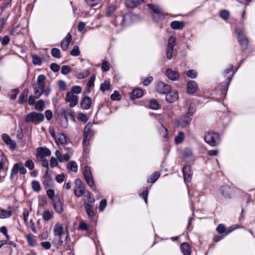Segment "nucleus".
<instances>
[{"label":"nucleus","instance_id":"4be33fe9","mask_svg":"<svg viewBox=\"0 0 255 255\" xmlns=\"http://www.w3.org/2000/svg\"><path fill=\"white\" fill-rule=\"evenodd\" d=\"M166 74L167 77L172 81H175L179 77V74L177 71H173L169 68L166 70Z\"/></svg>","mask_w":255,"mask_h":255},{"label":"nucleus","instance_id":"7c9ffc66","mask_svg":"<svg viewBox=\"0 0 255 255\" xmlns=\"http://www.w3.org/2000/svg\"><path fill=\"white\" fill-rule=\"evenodd\" d=\"M185 25L183 21H174L171 24V27L174 29H182Z\"/></svg>","mask_w":255,"mask_h":255},{"label":"nucleus","instance_id":"e433bc0d","mask_svg":"<svg viewBox=\"0 0 255 255\" xmlns=\"http://www.w3.org/2000/svg\"><path fill=\"white\" fill-rule=\"evenodd\" d=\"M123 15H119L116 16L115 20L114 21V24L116 26L121 25L122 26H124V22L123 20Z\"/></svg>","mask_w":255,"mask_h":255},{"label":"nucleus","instance_id":"e2e57ef3","mask_svg":"<svg viewBox=\"0 0 255 255\" xmlns=\"http://www.w3.org/2000/svg\"><path fill=\"white\" fill-rule=\"evenodd\" d=\"M70 158L69 154L68 153H65L63 155H62L61 158L59 159V161L61 162H63L64 161H68Z\"/></svg>","mask_w":255,"mask_h":255},{"label":"nucleus","instance_id":"58836bf2","mask_svg":"<svg viewBox=\"0 0 255 255\" xmlns=\"http://www.w3.org/2000/svg\"><path fill=\"white\" fill-rule=\"evenodd\" d=\"M160 174L158 172H155L147 179V182L150 183H154L157 180Z\"/></svg>","mask_w":255,"mask_h":255},{"label":"nucleus","instance_id":"a19ab883","mask_svg":"<svg viewBox=\"0 0 255 255\" xmlns=\"http://www.w3.org/2000/svg\"><path fill=\"white\" fill-rule=\"evenodd\" d=\"M27 93H28V91H25L19 96L18 101H19V103L20 104H23L24 103H25L26 101Z\"/></svg>","mask_w":255,"mask_h":255},{"label":"nucleus","instance_id":"680f3d73","mask_svg":"<svg viewBox=\"0 0 255 255\" xmlns=\"http://www.w3.org/2000/svg\"><path fill=\"white\" fill-rule=\"evenodd\" d=\"M216 231L219 234H223L226 232L225 227L223 224H219L216 228Z\"/></svg>","mask_w":255,"mask_h":255},{"label":"nucleus","instance_id":"5fc2aeb1","mask_svg":"<svg viewBox=\"0 0 255 255\" xmlns=\"http://www.w3.org/2000/svg\"><path fill=\"white\" fill-rule=\"evenodd\" d=\"M229 12L227 10H222L220 13V15L221 18L224 20H227L228 19L229 16Z\"/></svg>","mask_w":255,"mask_h":255},{"label":"nucleus","instance_id":"7ed1b4c3","mask_svg":"<svg viewBox=\"0 0 255 255\" xmlns=\"http://www.w3.org/2000/svg\"><path fill=\"white\" fill-rule=\"evenodd\" d=\"M204 140L206 142L211 146H216L220 142L219 134L216 132H211L207 133Z\"/></svg>","mask_w":255,"mask_h":255},{"label":"nucleus","instance_id":"f8f14e48","mask_svg":"<svg viewBox=\"0 0 255 255\" xmlns=\"http://www.w3.org/2000/svg\"><path fill=\"white\" fill-rule=\"evenodd\" d=\"M123 17L124 26H125L131 24L132 22L136 20L138 18V16L131 12H129L123 14Z\"/></svg>","mask_w":255,"mask_h":255},{"label":"nucleus","instance_id":"a878e982","mask_svg":"<svg viewBox=\"0 0 255 255\" xmlns=\"http://www.w3.org/2000/svg\"><path fill=\"white\" fill-rule=\"evenodd\" d=\"M85 205H94L95 200L93 195L90 192H87V195L84 197Z\"/></svg>","mask_w":255,"mask_h":255},{"label":"nucleus","instance_id":"09e8293b","mask_svg":"<svg viewBox=\"0 0 255 255\" xmlns=\"http://www.w3.org/2000/svg\"><path fill=\"white\" fill-rule=\"evenodd\" d=\"M71 71V67L68 65H63L62 66L61 72L64 75H67Z\"/></svg>","mask_w":255,"mask_h":255},{"label":"nucleus","instance_id":"20e7f679","mask_svg":"<svg viewBox=\"0 0 255 255\" xmlns=\"http://www.w3.org/2000/svg\"><path fill=\"white\" fill-rule=\"evenodd\" d=\"M83 175L87 184L91 188L92 190H95V184L90 167L88 166H85L84 167L83 170Z\"/></svg>","mask_w":255,"mask_h":255},{"label":"nucleus","instance_id":"0e129e2a","mask_svg":"<svg viewBox=\"0 0 255 255\" xmlns=\"http://www.w3.org/2000/svg\"><path fill=\"white\" fill-rule=\"evenodd\" d=\"M95 80V75H93L91 77L90 80L87 83V86L89 88L93 87L94 86V82Z\"/></svg>","mask_w":255,"mask_h":255},{"label":"nucleus","instance_id":"8fccbe9b","mask_svg":"<svg viewBox=\"0 0 255 255\" xmlns=\"http://www.w3.org/2000/svg\"><path fill=\"white\" fill-rule=\"evenodd\" d=\"M70 54L73 56H78L80 54V51L78 46H74L70 52Z\"/></svg>","mask_w":255,"mask_h":255},{"label":"nucleus","instance_id":"ea45409f","mask_svg":"<svg viewBox=\"0 0 255 255\" xmlns=\"http://www.w3.org/2000/svg\"><path fill=\"white\" fill-rule=\"evenodd\" d=\"M184 138V134L183 132H179L178 134L175 137V142L179 144L182 142Z\"/></svg>","mask_w":255,"mask_h":255},{"label":"nucleus","instance_id":"6ab92c4d","mask_svg":"<svg viewBox=\"0 0 255 255\" xmlns=\"http://www.w3.org/2000/svg\"><path fill=\"white\" fill-rule=\"evenodd\" d=\"M198 86L197 83L193 81H190L187 85V91L189 94L193 95L197 91Z\"/></svg>","mask_w":255,"mask_h":255},{"label":"nucleus","instance_id":"39448f33","mask_svg":"<svg viewBox=\"0 0 255 255\" xmlns=\"http://www.w3.org/2000/svg\"><path fill=\"white\" fill-rule=\"evenodd\" d=\"M235 33L238 35V41L240 43L242 49L246 50L249 44V40L246 36L244 34L243 30L241 28H237Z\"/></svg>","mask_w":255,"mask_h":255},{"label":"nucleus","instance_id":"c9c22d12","mask_svg":"<svg viewBox=\"0 0 255 255\" xmlns=\"http://www.w3.org/2000/svg\"><path fill=\"white\" fill-rule=\"evenodd\" d=\"M67 167L68 170L75 172H77L78 170L77 164L74 161L69 162L67 164Z\"/></svg>","mask_w":255,"mask_h":255},{"label":"nucleus","instance_id":"f03ea898","mask_svg":"<svg viewBox=\"0 0 255 255\" xmlns=\"http://www.w3.org/2000/svg\"><path fill=\"white\" fill-rule=\"evenodd\" d=\"M47 195L51 199L53 202V206L55 211L60 214L63 212V205L60 201V198L55 192H47Z\"/></svg>","mask_w":255,"mask_h":255},{"label":"nucleus","instance_id":"dca6fc26","mask_svg":"<svg viewBox=\"0 0 255 255\" xmlns=\"http://www.w3.org/2000/svg\"><path fill=\"white\" fill-rule=\"evenodd\" d=\"M2 138L5 144L9 146L11 149L13 150L15 149L16 147V142L13 141L8 134L6 133L2 134Z\"/></svg>","mask_w":255,"mask_h":255},{"label":"nucleus","instance_id":"c85d7f7f","mask_svg":"<svg viewBox=\"0 0 255 255\" xmlns=\"http://www.w3.org/2000/svg\"><path fill=\"white\" fill-rule=\"evenodd\" d=\"M143 95V91L140 89H134L131 94L130 95L131 100H134L135 99L139 98Z\"/></svg>","mask_w":255,"mask_h":255},{"label":"nucleus","instance_id":"79ce46f5","mask_svg":"<svg viewBox=\"0 0 255 255\" xmlns=\"http://www.w3.org/2000/svg\"><path fill=\"white\" fill-rule=\"evenodd\" d=\"M44 107V102L43 100H39L35 106V109L39 111H42Z\"/></svg>","mask_w":255,"mask_h":255},{"label":"nucleus","instance_id":"a211bd4d","mask_svg":"<svg viewBox=\"0 0 255 255\" xmlns=\"http://www.w3.org/2000/svg\"><path fill=\"white\" fill-rule=\"evenodd\" d=\"M72 40V36L70 33H68L61 42V47L64 51H66L69 47L70 42Z\"/></svg>","mask_w":255,"mask_h":255},{"label":"nucleus","instance_id":"4468645a","mask_svg":"<svg viewBox=\"0 0 255 255\" xmlns=\"http://www.w3.org/2000/svg\"><path fill=\"white\" fill-rule=\"evenodd\" d=\"M78 97L72 92H68L66 94V101L69 103L70 107H75L78 103Z\"/></svg>","mask_w":255,"mask_h":255},{"label":"nucleus","instance_id":"2f4dec72","mask_svg":"<svg viewBox=\"0 0 255 255\" xmlns=\"http://www.w3.org/2000/svg\"><path fill=\"white\" fill-rule=\"evenodd\" d=\"M43 219L45 221H48L53 218V212L49 210L44 211L42 214Z\"/></svg>","mask_w":255,"mask_h":255},{"label":"nucleus","instance_id":"ddd939ff","mask_svg":"<svg viewBox=\"0 0 255 255\" xmlns=\"http://www.w3.org/2000/svg\"><path fill=\"white\" fill-rule=\"evenodd\" d=\"M183 178L186 183L191 181L192 176V167L190 165H187L182 168Z\"/></svg>","mask_w":255,"mask_h":255},{"label":"nucleus","instance_id":"cd10ccee","mask_svg":"<svg viewBox=\"0 0 255 255\" xmlns=\"http://www.w3.org/2000/svg\"><path fill=\"white\" fill-rule=\"evenodd\" d=\"M180 249L184 255H190L191 250L190 246L187 243H182L180 246Z\"/></svg>","mask_w":255,"mask_h":255},{"label":"nucleus","instance_id":"473e14b6","mask_svg":"<svg viewBox=\"0 0 255 255\" xmlns=\"http://www.w3.org/2000/svg\"><path fill=\"white\" fill-rule=\"evenodd\" d=\"M94 205H89L88 204L85 205V208L86 213L89 218H93L95 215V212L93 210Z\"/></svg>","mask_w":255,"mask_h":255},{"label":"nucleus","instance_id":"0eeeda50","mask_svg":"<svg viewBox=\"0 0 255 255\" xmlns=\"http://www.w3.org/2000/svg\"><path fill=\"white\" fill-rule=\"evenodd\" d=\"M18 171L22 175L25 174L27 172L26 169L23 166L22 162H19L13 165L11 171L10 178H14Z\"/></svg>","mask_w":255,"mask_h":255},{"label":"nucleus","instance_id":"c03bdc74","mask_svg":"<svg viewBox=\"0 0 255 255\" xmlns=\"http://www.w3.org/2000/svg\"><path fill=\"white\" fill-rule=\"evenodd\" d=\"M111 87L110 82L107 81L104 82L101 85L100 90L102 92H105L106 90L110 89Z\"/></svg>","mask_w":255,"mask_h":255},{"label":"nucleus","instance_id":"864d4df0","mask_svg":"<svg viewBox=\"0 0 255 255\" xmlns=\"http://www.w3.org/2000/svg\"><path fill=\"white\" fill-rule=\"evenodd\" d=\"M31 184L32 189L34 191H39L40 190V185L38 181H33Z\"/></svg>","mask_w":255,"mask_h":255},{"label":"nucleus","instance_id":"b1692460","mask_svg":"<svg viewBox=\"0 0 255 255\" xmlns=\"http://www.w3.org/2000/svg\"><path fill=\"white\" fill-rule=\"evenodd\" d=\"M92 104L91 99L88 97H85L81 102V107L84 110H88L90 109Z\"/></svg>","mask_w":255,"mask_h":255},{"label":"nucleus","instance_id":"412c9836","mask_svg":"<svg viewBox=\"0 0 255 255\" xmlns=\"http://www.w3.org/2000/svg\"><path fill=\"white\" fill-rule=\"evenodd\" d=\"M183 157L187 162L193 161L195 157L193 154L192 150L188 148H185L183 152Z\"/></svg>","mask_w":255,"mask_h":255},{"label":"nucleus","instance_id":"423d86ee","mask_svg":"<svg viewBox=\"0 0 255 255\" xmlns=\"http://www.w3.org/2000/svg\"><path fill=\"white\" fill-rule=\"evenodd\" d=\"M91 125L87 124L84 128L83 140V144L84 150L87 148L91 137L93 135V132L91 129Z\"/></svg>","mask_w":255,"mask_h":255},{"label":"nucleus","instance_id":"603ef678","mask_svg":"<svg viewBox=\"0 0 255 255\" xmlns=\"http://www.w3.org/2000/svg\"><path fill=\"white\" fill-rule=\"evenodd\" d=\"M51 55H52V56H53L55 58H60V51L57 48H52L51 50Z\"/></svg>","mask_w":255,"mask_h":255},{"label":"nucleus","instance_id":"4d7b16f0","mask_svg":"<svg viewBox=\"0 0 255 255\" xmlns=\"http://www.w3.org/2000/svg\"><path fill=\"white\" fill-rule=\"evenodd\" d=\"M82 91V88L80 86H74L73 87H72V88H71V91H70L69 92H72V93L73 94H79Z\"/></svg>","mask_w":255,"mask_h":255},{"label":"nucleus","instance_id":"f3484780","mask_svg":"<svg viewBox=\"0 0 255 255\" xmlns=\"http://www.w3.org/2000/svg\"><path fill=\"white\" fill-rule=\"evenodd\" d=\"M51 153L50 150L46 147H39L37 149V155L38 158L50 156Z\"/></svg>","mask_w":255,"mask_h":255},{"label":"nucleus","instance_id":"c756f323","mask_svg":"<svg viewBox=\"0 0 255 255\" xmlns=\"http://www.w3.org/2000/svg\"><path fill=\"white\" fill-rule=\"evenodd\" d=\"M46 79V77L43 75H39L37 79V87H38V89H43L45 86V81Z\"/></svg>","mask_w":255,"mask_h":255},{"label":"nucleus","instance_id":"052dcab7","mask_svg":"<svg viewBox=\"0 0 255 255\" xmlns=\"http://www.w3.org/2000/svg\"><path fill=\"white\" fill-rule=\"evenodd\" d=\"M111 98L114 101L120 100L121 99V96L118 91H115L114 93L111 95Z\"/></svg>","mask_w":255,"mask_h":255},{"label":"nucleus","instance_id":"f704fd0d","mask_svg":"<svg viewBox=\"0 0 255 255\" xmlns=\"http://www.w3.org/2000/svg\"><path fill=\"white\" fill-rule=\"evenodd\" d=\"M148 107L150 109L154 110H158L160 108V105L155 99H152L150 100Z\"/></svg>","mask_w":255,"mask_h":255},{"label":"nucleus","instance_id":"aec40b11","mask_svg":"<svg viewBox=\"0 0 255 255\" xmlns=\"http://www.w3.org/2000/svg\"><path fill=\"white\" fill-rule=\"evenodd\" d=\"M191 121V118L189 116H185L180 118V120L177 121V124L178 127L184 128L189 125Z\"/></svg>","mask_w":255,"mask_h":255},{"label":"nucleus","instance_id":"9b49d317","mask_svg":"<svg viewBox=\"0 0 255 255\" xmlns=\"http://www.w3.org/2000/svg\"><path fill=\"white\" fill-rule=\"evenodd\" d=\"M171 90V87L165 83L159 81L156 84V90L159 94H166Z\"/></svg>","mask_w":255,"mask_h":255},{"label":"nucleus","instance_id":"bf43d9fd","mask_svg":"<svg viewBox=\"0 0 255 255\" xmlns=\"http://www.w3.org/2000/svg\"><path fill=\"white\" fill-rule=\"evenodd\" d=\"M186 75L188 77L193 79L196 77L197 73L194 70H189L186 72Z\"/></svg>","mask_w":255,"mask_h":255},{"label":"nucleus","instance_id":"2eb2a0df","mask_svg":"<svg viewBox=\"0 0 255 255\" xmlns=\"http://www.w3.org/2000/svg\"><path fill=\"white\" fill-rule=\"evenodd\" d=\"M166 100L169 103L176 101L178 99V93L176 90H171L166 94Z\"/></svg>","mask_w":255,"mask_h":255},{"label":"nucleus","instance_id":"5701e85b","mask_svg":"<svg viewBox=\"0 0 255 255\" xmlns=\"http://www.w3.org/2000/svg\"><path fill=\"white\" fill-rule=\"evenodd\" d=\"M55 142L57 145L65 144L67 143V139L65 135L62 133H58L55 136Z\"/></svg>","mask_w":255,"mask_h":255},{"label":"nucleus","instance_id":"393cba45","mask_svg":"<svg viewBox=\"0 0 255 255\" xmlns=\"http://www.w3.org/2000/svg\"><path fill=\"white\" fill-rule=\"evenodd\" d=\"M25 238L29 246L32 247H34L37 245L36 240L35 239V237L32 234H27L25 236Z\"/></svg>","mask_w":255,"mask_h":255},{"label":"nucleus","instance_id":"6e6d98bb","mask_svg":"<svg viewBox=\"0 0 255 255\" xmlns=\"http://www.w3.org/2000/svg\"><path fill=\"white\" fill-rule=\"evenodd\" d=\"M116 6L114 5H110L108 9H107V15L108 16H111L112 14L115 12V11L116 10Z\"/></svg>","mask_w":255,"mask_h":255},{"label":"nucleus","instance_id":"4c0bfd02","mask_svg":"<svg viewBox=\"0 0 255 255\" xmlns=\"http://www.w3.org/2000/svg\"><path fill=\"white\" fill-rule=\"evenodd\" d=\"M12 214L10 210H0V218L4 219L9 217Z\"/></svg>","mask_w":255,"mask_h":255},{"label":"nucleus","instance_id":"9d476101","mask_svg":"<svg viewBox=\"0 0 255 255\" xmlns=\"http://www.w3.org/2000/svg\"><path fill=\"white\" fill-rule=\"evenodd\" d=\"M176 38L175 37L171 36L168 40L167 48L166 50V57L168 59L172 57V53L174 47L175 45Z\"/></svg>","mask_w":255,"mask_h":255},{"label":"nucleus","instance_id":"72a5a7b5","mask_svg":"<svg viewBox=\"0 0 255 255\" xmlns=\"http://www.w3.org/2000/svg\"><path fill=\"white\" fill-rule=\"evenodd\" d=\"M74 191H83L84 185L82 181L79 179H76L75 181Z\"/></svg>","mask_w":255,"mask_h":255},{"label":"nucleus","instance_id":"a18cd8bd","mask_svg":"<svg viewBox=\"0 0 255 255\" xmlns=\"http://www.w3.org/2000/svg\"><path fill=\"white\" fill-rule=\"evenodd\" d=\"M32 58L33 64L41 65L42 64V61L40 57H39L37 55L34 54L32 55Z\"/></svg>","mask_w":255,"mask_h":255},{"label":"nucleus","instance_id":"49530a36","mask_svg":"<svg viewBox=\"0 0 255 255\" xmlns=\"http://www.w3.org/2000/svg\"><path fill=\"white\" fill-rule=\"evenodd\" d=\"M195 112V108L194 104H191L188 107V113L186 114V116H189L191 118V116L194 114Z\"/></svg>","mask_w":255,"mask_h":255},{"label":"nucleus","instance_id":"f257e3e1","mask_svg":"<svg viewBox=\"0 0 255 255\" xmlns=\"http://www.w3.org/2000/svg\"><path fill=\"white\" fill-rule=\"evenodd\" d=\"M44 116L40 113L32 112L26 115L25 122L26 123H32L34 125H38L43 121Z\"/></svg>","mask_w":255,"mask_h":255},{"label":"nucleus","instance_id":"774afa93","mask_svg":"<svg viewBox=\"0 0 255 255\" xmlns=\"http://www.w3.org/2000/svg\"><path fill=\"white\" fill-rule=\"evenodd\" d=\"M50 69L52 71L56 72L59 70L60 67L57 64L54 63L51 64Z\"/></svg>","mask_w":255,"mask_h":255},{"label":"nucleus","instance_id":"37998d69","mask_svg":"<svg viewBox=\"0 0 255 255\" xmlns=\"http://www.w3.org/2000/svg\"><path fill=\"white\" fill-rule=\"evenodd\" d=\"M90 74L89 70H86L82 72L76 74V77L79 79H82L87 77Z\"/></svg>","mask_w":255,"mask_h":255},{"label":"nucleus","instance_id":"338daca9","mask_svg":"<svg viewBox=\"0 0 255 255\" xmlns=\"http://www.w3.org/2000/svg\"><path fill=\"white\" fill-rule=\"evenodd\" d=\"M58 161L56 158H55L53 157H52L51 158V159L50 160V166L51 167H54L58 165Z\"/></svg>","mask_w":255,"mask_h":255},{"label":"nucleus","instance_id":"6e6552de","mask_svg":"<svg viewBox=\"0 0 255 255\" xmlns=\"http://www.w3.org/2000/svg\"><path fill=\"white\" fill-rule=\"evenodd\" d=\"M53 233L55 236L59 237L57 244L62 246L63 244V241L61 240V238L64 233L63 225L59 223H56L53 228Z\"/></svg>","mask_w":255,"mask_h":255},{"label":"nucleus","instance_id":"bb28decb","mask_svg":"<svg viewBox=\"0 0 255 255\" xmlns=\"http://www.w3.org/2000/svg\"><path fill=\"white\" fill-rule=\"evenodd\" d=\"M143 0H126V5L129 8H134L141 3Z\"/></svg>","mask_w":255,"mask_h":255},{"label":"nucleus","instance_id":"3c124183","mask_svg":"<svg viewBox=\"0 0 255 255\" xmlns=\"http://www.w3.org/2000/svg\"><path fill=\"white\" fill-rule=\"evenodd\" d=\"M43 89H38V87H35L34 88V93L35 96V98H39L41 95L43 94Z\"/></svg>","mask_w":255,"mask_h":255},{"label":"nucleus","instance_id":"1a4fd4ad","mask_svg":"<svg viewBox=\"0 0 255 255\" xmlns=\"http://www.w3.org/2000/svg\"><path fill=\"white\" fill-rule=\"evenodd\" d=\"M147 6L156 15H153L155 21L157 22L161 19L163 17V11L159 6L152 4H148Z\"/></svg>","mask_w":255,"mask_h":255},{"label":"nucleus","instance_id":"13d9d810","mask_svg":"<svg viewBox=\"0 0 255 255\" xmlns=\"http://www.w3.org/2000/svg\"><path fill=\"white\" fill-rule=\"evenodd\" d=\"M101 69L104 72L108 71L110 69L109 63L106 60L104 61L102 64Z\"/></svg>","mask_w":255,"mask_h":255},{"label":"nucleus","instance_id":"de8ad7c7","mask_svg":"<svg viewBox=\"0 0 255 255\" xmlns=\"http://www.w3.org/2000/svg\"><path fill=\"white\" fill-rule=\"evenodd\" d=\"M24 165L26 167L28 168L30 170H31L34 168V164L33 161L29 159L25 162Z\"/></svg>","mask_w":255,"mask_h":255},{"label":"nucleus","instance_id":"69168bd1","mask_svg":"<svg viewBox=\"0 0 255 255\" xmlns=\"http://www.w3.org/2000/svg\"><path fill=\"white\" fill-rule=\"evenodd\" d=\"M19 91L17 89L12 90L10 94V98L12 100L15 99Z\"/></svg>","mask_w":255,"mask_h":255}]
</instances>
